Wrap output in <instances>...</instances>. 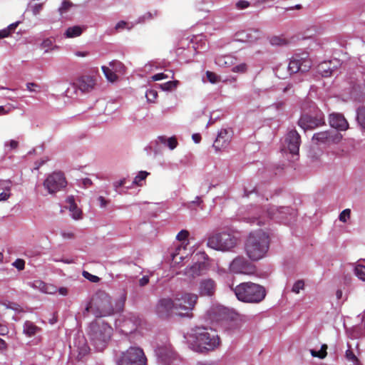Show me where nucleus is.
<instances>
[{"label":"nucleus","instance_id":"obj_1","mask_svg":"<svg viewBox=\"0 0 365 365\" xmlns=\"http://www.w3.org/2000/svg\"><path fill=\"white\" fill-rule=\"evenodd\" d=\"M187 346L193 351L206 354L217 349L220 339L217 331L211 328L197 327L184 335Z\"/></svg>","mask_w":365,"mask_h":365},{"label":"nucleus","instance_id":"obj_2","mask_svg":"<svg viewBox=\"0 0 365 365\" xmlns=\"http://www.w3.org/2000/svg\"><path fill=\"white\" fill-rule=\"evenodd\" d=\"M269 247V238L267 232L262 230L250 232L245 245L247 257L252 261L264 258Z\"/></svg>","mask_w":365,"mask_h":365},{"label":"nucleus","instance_id":"obj_3","mask_svg":"<svg viewBox=\"0 0 365 365\" xmlns=\"http://www.w3.org/2000/svg\"><path fill=\"white\" fill-rule=\"evenodd\" d=\"M238 238L230 230H219L210 234L207 245L211 249L220 252H230L236 247Z\"/></svg>","mask_w":365,"mask_h":365},{"label":"nucleus","instance_id":"obj_4","mask_svg":"<svg viewBox=\"0 0 365 365\" xmlns=\"http://www.w3.org/2000/svg\"><path fill=\"white\" fill-rule=\"evenodd\" d=\"M233 291L238 300L246 303H258L266 295L263 287L252 282H243L236 286Z\"/></svg>","mask_w":365,"mask_h":365},{"label":"nucleus","instance_id":"obj_5","mask_svg":"<svg viewBox=\"0 0 365 365\" xmlns=\"http://www.w3.org/2000/svg\"><path fill=\"white\" fill-rule=\"evenodd\" d=\"M86 310L92 312L96 317L109 316L114 312L110 297L104 292L97 293Z\"/></svg>","mask_w":365,"mask_h":365},{"label":"nucleus","instance_id":"obj_6","mask_svg":"<svg viewBox=\"0 0 365 365\" xmlns=\"http://www.w3.org/2000/svg\"><path fill=\"white\" fill-rule=\"evenodd\" d=\"M113 329L104 322H95L90 325L91 339L98 351H102L111 337Z\"/></svg>","mask_w":365,"mask_h":365},{"label":"nucleus","instance_id":"obj_7","mask_svg":"<svg viewBox=\"0 0 365 365\" xmlns=\"http://www.w3.org/2000/svg\"><path fill=\"white\" fill-rule=\"evenodd\" d=\"M197 295L192 293L184 292L176 294L175 300V314L180 317H190V312L194 309Z\"/></svg>","mask_w":365,"mask_h":365},{"label":"nucleus","instance_id":"obj_8","mask_svg":"<svg viewBox=\"0 0 365 365\" xmlns=\"http://www.w3.org/2000/svg\"><path fill=\"white\" fill-rule=\"evenodd\" d=\"M147 359L142 349L131 346L122 352L117 361L118 365H146Z\"/></svg>","mask_w":365,"mask_h":365},{"label":"nucleus","instance_id":"obj_9","mask_svg":"<svg viewBox=\"0 0 365 365\" xmlns=\"http://www.w3.org/2000/svg\"><path fill=\"white\" fill-rule=\"evenodd\" d=\"M189 236L188 231L182 230L178 232L176 239L182 242L180 245L177 246L173 251L170 252V257L172 260V265H180L182 261L188 256L189 253L184 245L185 241Z\"/></svg>","mask_w":365,"mask_h":365},{"label":"nucleus","instance_id":"obj_10","mask_svg":"<svg viewBox=\"0 0 365 365\" xmlns=\"http://www.w3.org/2000/svg\"><path fill=\"white\" fill-rule=\"evenodd\" d=\"M301 143L300 135L295 130H291L284 136L282 143L281 152L289 153L292 155H297Z\"/></svg>","mask_w":365,"mask_h":365},{"label":"nucleus","instance_id":"obj_11","mask_svg":"<svg viewBox=\"0 0 365 365\" xmlns=\"http://www.w3.org/2000/svg\"><path fill=\"white\" fill-rule=\"evenodd\" d=\"M311 66L312 62L307 53H296L290 59L288 70L290 73L298 71L306 72L309 71Z\"/></svg>","mask_w":365,"mask_h":365},{"label":"nucleus","instance_id":"obj_12","mask_svg":"<svg viewBox=\"0 0 365 365\" xmlns=\"http://www.w3.org/2000/svg\"><path fill=\"white\" fill-rule=\"evenodd\" d=\"M64 175L61 172H53L44 180L43 186L50 194L55 193L66 186Z\"/></svg>","mask_w":365,"mask_h":365},{"label":"nucleus","instance_id":"obj_13","mask_svg":"<svg viewBox=\"0 0 365 365\" xmlns=\"http://www.w3.org/2000/svg\"><path fill=\"white\" fill-rule=\"evenodd\" d=\"M230 272L233 274L251 275L255 274V267L242 257L235 258L229 267Z\"/></svg>","mask_w":365,"mask_h":365},{"label":"nucleus","instance_id":"obj_14","mask_svg":"<svg viewBox=\"0 0 365 365\" xmlns=\"http://www.w3.org/2000/svg\"><path fill=\"white\" fill-rule=\"evenodd\" d=\"M268 218L276 219L279 222L284 223H288L289 222V218L294 217L295 212L293 209L286 207H280L279 209L275 207H270L267 211Z\"/></svg>","mask_w":365,"mask_h":365},{"label":"nucleus","instance_id":"obj_15","mask_svg":"<svg viewBox=\"0 0 365 365\" xmlns=\"http://www.w3.org/2000/svg\"><path fill=\"white\" fill-rule=\"evenodd\" d=\"M117 326L120 329L122 333L128 334L133 332L139 324V319L133 314L123 319H119L116 322Z\"/></svg>","mask_w":365,"mask_h":365},{"label":"nucleus","instance_id":"obj_16","mask_svg":"<svg viewBox=\"0 0 365 365\" xmlns=\"http://www.w3.org/2000/svg\"><path fill=\"white\" fill-rule=\"evenodd\" d=\"M232 138V130L228 129H222L217 134V136L213 143V148L216 151H220L227 148L230 145Z\"/></svg>","mask_w":365,"mask_h":365},{"label":"nucleus","instance_id":"obj_17","mask_svg":"<svg viewBox=\"0 0 365 365\" xmlns=\"http://www.w3.org/2000/svg\"><path fill=\"white\" fill-rule=\"evenodd\" d=\"M175 300L170 298L160 299L156 307L155 311L158 316L163 317L170 314H175Z\"/></svg>","mask_w":365,"mask_h":365},{"label":"nucleus","instance_id":"obj_18","mask_svg":"<svg viewBox=\"0 0 365 365\" xmlns=\"http://www.w3.org/2000/svg\"><path fill=\"white\" fill-rule=\"evenodd\" d=\"M96 84V78L93 76L83 75L78 77L76 81V86L82 93L91 92Z\"/></svg>","mask_w":365,"mask_h":365},{"label":"nucleus","instance_id":"obj_19","mask_svg":"<svg viewBox=\"0 0 365 365\" xmlns=\"http://www.w3.org/2000/svg\"><path fill=\"white\" fill-rule=\"evenodd\" d=\"M180 44L182 48L184 46H187L188 49L192 48L197 52L200 48H205L206 47V41L203 35H197L193 36L192 38H182Z\"/></svg>","mask_w":365,"mask_h":365},{"label":"nucleus","instance_id":"obj_20","mask_svg":"<svg viewBox=\"0 0 365 365\" xmlns=\"http://www.w3.org/2000/svg\"><path fill=\"white\" fill-rule=\"evenodd\" d=\"M323 123L322 114H317L313 117L308 114H304L299 120V125L304 130L312 129Z\"/></svg>","mask_w":365,"mask_h":365},{"label":"nucleus","instance_id":"obj_21","mask_svg":"<svg viewBox=\"0 0 365 365\" xmlns=\"http://www.w3.org/2000/svg\"><path fill=\"white\" fill-rule=\"evenodd\" d=\"M342 138V135L334 131H323L315 133L312 138L314 141L317 143H339Z\"/></svg>","mask_w":365,"mask_h":365},{"label":"nucleus","instance_id":"obj_22","mask_svg":"<svg viewBox=\"0 0 365 365\" xmlns=\"http://www.w3.org/2000/svg\"><path fill=\"white\" fill-rule=\"evenodd\" d=\"M198 289L201 296L211 297L215 294L216 283L212 279H203L200 282Z\"/></svg>","mask_w":365,"mask_h":365},{"label":"nucleus","instance_id":"obj_23","mask_svg":"<svg viewBox=\"0 0 365 365\" xmlns=\"http://www.w3.org/2000/svg\"><path fill=\"white\" fill-rule=\"evenodd\" d=\"M329 124L332 128L339 130H346L349 123L344 115L340 113H332L329 115Z\"/></svg>","mask_w":365,"mask_h":365},{"label":"nucleus","instance_id":"obj_24","mask_svg":"<svg viewBox=\"0 0 365 365\" xmlns=\"http://www.w3.org/2000/svg\"><path fill=\"white\" fill-rule=\"evenodd\" d=\"M66 208L68 210L70 216L72 217V219L75 220L82 219V210L75 202V200L73 196H70L66 199Z\"/></svg>","mask_w":365,"mask_h":365},{"label":"nucleus","instance_id":"obj_25","mask_svg":"<svg viewBox=\"0 0 365 365\" xmlns=\"http://www.w3.org/2000/svg\"><path fill=\"white\" fill-rule=\"evenodd\" d=\"M225 314V308L221 305H213L206 312V319L210 322L220 320Z\"/></svg>","mask_w":365,"mask_h":365},{"label":"nucleus","instance_id":"obj_26","mask_svg":"<svg viewBox=\"0 0 365 365\" xmlns=\"http://www.w3.org/2000/svg\"><path fill=\"white\" fill-rule=\"evenodd\" d=\"M206 265L204 262H196L185 269V275L188 277L195 278L204 273Z\"/></svg>","mask_w":365,"mask_h":365},{"label":"nucleus","instance_id":"obj_27","mask_svg":"<svg viewBox=\"0 0 365 365\" xmlns=\"http://www.w3.org/2000/svg\"><path fill=\"white\" fill-rule=\"evenodd\" d=\"M75 346L77 349L78 358L80 359H82L89 353L90 349L86 342V339L83 336H78V339H76Z\"/></svg>","mask_w":365,"mask_h":365},{"label":"nucleus","instance_id":"obj_28","mask_svg":"<svg viewBox=\"0 0 365 365\" xmlns=\"http://www.w3.org/2000/svg\"><path fill=\"white\" fill-rule=\"evenodd\" d=\"M336 68V63L334 61H329L320 63L318 66V71L324 77H328L331 75L333 71Z\"/></svg>","mask_w":365,"mask_h":365},{"label":"nucleus","instance_id":"obj_29","mask_svg":"<svg viewBox=\"0 0 365 365\" xmlns=\"http://www.w3.org/2000/svg\"><path fill=\"white\" fill-rule=\"evenodd\" d=\"M12 182L11 180H1L0 181V190L2 191L0 192V202L7 200L11 193Z\"/></svg>","mask_w":365,"mask_h":365},{"label":"nucleus","instance_id":"obj_30","mask_svg":"<svg viewBox=\"0 0 365 365\" xmlns=\"http://www.w3.org/2000/svg\"><path fill=\"white\" fill-rule=\"evenodd\" d=\"M156 142L167 146L170 150L177 148L178 143L175 136L167 137L160 135L157 138Z\"/></svg>","mask_w":365,"mask_h":365},{"label":"nucleus","instance_id":"obj_31","mask_svg":"<svg viewBox=\"0 0 365 365\" xmlns=\"http://www.w3.org/2000/svg\"><path fill=\"white\" fill-rule=\"evenodd\" d=\"M41 331V328L37 327L34 322L26 321L23 326V333L27 337L36 336Z\"/></svg>","mask_w":365,"mask_h":365},{"label":"nucleus","instance_id":"obj_32","mask_svg":"<svg viewBox=\"0 0 365 365\" xmlns=\"http://www.w3.org/2000/svg\"><path fill=\"white\" fill-rule=\"evenodd\" d=\"M83 26H73L67 28L64 32V36L67 38H73L80 36L85 30Z\"/></svg>","mask_w":365,"mask_h":365},{"label":"nucleus","instance_id":"obj_33","mask_svg":"<svg viewBox=\"0 0 365 365\" xmlns=\"http://www.w3.org/2000/svg\"><path fill=\"white\" fill-rule=\"evenodd\" d=\"M236 58L231 55L220 56L216 58L215 63L221 67H229L235 63Z\"/></svg>","mask_w":365,"mask_h":365},{"label":"nucleus","instance_id":"obj_34","mask_svg":"<svg viewBox=\"0 0 365 365\" xmlns=\"http://www.w3.org/2000/svg\"><path fill=\"white\" fill-rule=\"evenodd\" d=\"M41 48L44 50V53H48L59 49V46L54 43L53 41L46 38L40 44Z\"/></svg>","mask_w":365,"mask_h":365},{"label":"nucleus","instance_id":"obj_35","mask_svg":"<svg viewBox=\"0 0 365 365\" xmlns=\"http://www.w3.org/2000/svg\"><path fill=\"white\" fill-rule=\"evenodd\" d=\"M102 72L103 73L106 80L108 82L114 83L118 79V74L116 73L112 68L109 66H101Z\"/></svg>","mask_w":365,"mask_h":365},{"label":"nucleus","instance_id":"obj_36","mask_svg":"<svg viewBox=\"0 0 365 365\" xmlns=\"http://www.w3.org/2000/svg\"><path fill=\"white\" fill-rule=\"evenodd\" d=\"M157 16H158L157 11H147V12L144 13L143 14L140 15V16H138V18L135 21V25L139 24H144L146 21H150V20L155 19Z\"/></svg>","mask_w":365,"mask_h":365},{"label":"nucleus","instance_id":"obj_37","mask_svg":"<svg viewBox=\"0 0 365 365\" xmlns=\"http://www.w3.org/2000/svg\"><path fill=\"white\" fill-rule=\"evenodd\" d=\"M150 175V173L144 170L139 171L133 179V185L137 186H143V182Z\"/></svg>","mask_w":365,"mask_h":365},{"label":"nucleus","instance_id":"obj_38","mask_svg":"<svg viewBox=\"0 0 365 365\" xmlns=\"http://www.w3.org/2000/svg\"><path fill=\"white\" fill-rule=\"evenodd\" d=\"M108 66L118 74H123L125 71L124 64L118 60H113L110 61Z\"/></svg>","mask_w":365,"mask_h":365},{"label":"nucleus","instance_id":"obj_39","mask_svg":"<svg viewBox=\"0 0 365 365\" xmlns=\"http://www.w3.org/2000/svg\"><path fill=\"white\" fill-rule=\"evenodd\" d=\"M135 26V23H130L125 21H119L117 22L114 27V30L116 32H120L123 30H131Z\"/></svg>","mask_w":365,"mask_h":365},{"label":"nucleus","instance_id":"obj_40","mask_svg":"<svg viewBox=\"0 0 365 365\" xmlns=\"http://www.w3.org/2000/svg\"><path fill=\"white\" fill-rule=\"evenodd\" d=\"M19 24L20 21H16L9 25L6 28L0 30V38L8 37L11 34V32L16 29Z\"/></svg>","mask_w":365,"mask_h":365},{"label":"nucleus","instance_id":"obj_41","mask_svg":"<svg viewBox=\"0 0 365 365\" xmlns=\"http://www.w3.org/2000/svg\"><path fill=\"white\" fill-rule=\"evenodd\" d=\"M179 85V81L177 80L170 81L164 83L159 84V88L163 91H171L175 90Z\"/></svg>","mask_w":365,"mask_h":365},{"label":"nucleus","instance_id":"obj_42","mask_svg":"<svg viewBox=\"0 0 365 365\" xmlns=\"http://www.w3.org/2000/svg\"><path fill=\"white\" fill-rule=\"evenodd\" d=\"M327 346L326 344H322L320 350L316 351L314 349L310 350V354L313 357H317L319 359H324L327 354Z\"/></svg>","mask_w":365,"mask_h":365},{"label":"nucleus","instance_id":"obj_43","mask_svg":"<svg viewBox=\"0 0 365 365\" xmlns=\"http://www.w3.org/2000/svg\"><path fill=\"white\" fill-rule=\"evenodd\" d=\"M73 6V4L68 0H63L61 6L58 8V11L61 16H63L70 11Z\"/></svg>","mask_w":365,"mask_h":365},{"label":"nucleus","instance_id":"obj_44","mask_svg":"<svg viewBox=\"0 0 365 365\" xmlns=\"http://www.w3.org/2000/svg\"><path fill=\"white\" fill-rule=\"evenodd\" d=\"M356 119L361 127L365 130V107H361L357 110Z\"/></svg>","mask_w":365,"mask_h":365},{"label":"nucleus","instance_id":"obj_45","mask_svg":"<svg viewBox=\"0 0 365 365\" xmlns=\"http://www.w3.org/2000/svg\"><path fill=\"white\" fill-rule=\"evenodd\" d=\"M356 276L361 281H365V265L358 263L354 268Z\"/></svg>","mask_w":365,"mask_h":365},{"label":"nucleus","instance_id":"obj_46","mask_svg":"<svg viewBox=\"0 0 365 365\" xmlns=\"http://www.w3.org/2000/svg\"><path fill=\"white\" fill-rule=\"evenodd\" d=\"M147 102L149 103H155L158 98V92L154 89H149L145 93Z\"/></svg>","mask_w":365,"mask_h":365},{"label":"nucleus","instance_id":"obj_47","mask_svg":"<svg viewBox=\"0 0 365 365\" xmlns=\"http://www.w3.org/2000/svg\"><path fill=\"white\" fill-rule=\"evenodd\" d=\"M305 283L303 279L296 281L292 287V292L294 294H299L301 291L304 289Z\"/></svg>","mask_w":365,"mask_h":365},{"label":"nucleus","instance_id":"obj_48","mask_svg":"<svg viewBox=\"0 0 365 365\" xmlns=\"http://www.w3.org/2000/svg\"><path fill=\"white\" fill-rule=\"evenodd\" d=\"M28 284L36 290H38L43 293V289L45 288V283L41 280H35L34 282H30Z\"/></svg>","mask_w":365,"mask_h":365},{"label":"nucleus","instance_id":"obj_49","mask_svg":"<svg viewBox=\"0 0 365 365\" xmlns=\"http://www.w3.org/2000/svg\"><path fill=\"white\" fill-rule=\"evenodd\" d=\"M19 145V142L16 140H9L4 143V149L6 152L16 149Z\"/></svg>","mask_w":365,"mask_h":365},{"label":"nucleus","instance_id":"obj_50","mask_svg":"<svg viewBox=\"0 0 365 365\" xmlns=\"http://www.w3.org/2000/svg\"><path fill=\"white\" fill-rule=\"evenodd\" d=\"M26 89L31 93H39L41 91V86L35 83H27L26 84Z\"/></svg>","mask_w":365,"mask_h":365},{"label":"nucleus","instance_id":"obj_51","mask_svg":"<svg viewBox=\"0 0 365 365\" xmlns=\"http://www.w3.org/2000/svg\"><path fill=\"white\" fill-rule=\"evenodd\" d=\"M206 76L211 83H217L220 81V77L217 74L209 71L206 72Z\"/></svg>","mask_w":365,"mask_h":365},{"label":"nucleus","instance_id":"obj_52","mask_svg":"<svg viewBox=\"0 0 365 365\" xmlns=\"http://www.w3.org/2000/svg\"><path fill=\"white\" fill-rule=\"evenodd\" d=\"M351 210L349 209L344 210L339 215V219L341 222H346L349 218Z\"/></svg>","mask_w":365,"mask_h":365},{"label":"nucleus","instance_id":"obj_53","mask_svg":"<svg viewBox=\"0 0 365 365\" xmlns=\"http://www.w3.org/2000/svg\"><path fill=\"white\" fill-rule=\"evenodd\" d=\"M57 292V287L51 284L45 283V288L43 289L44 294H53Z\"/></svg>","mask_w":365,"mask_h":365},{"label":"nucleus","instance_id":"obj_54","mask_svg":"<svg viewBox=\"0 0 365 365\" xmlns=\"http://www.w3.org/2000/svg\"><path fill=\"white\" fill-rule=\"evenodd\" d=\"M247 70V65L244 63H241L237 66L232 67V71L235 73H245Z\"/></svg>","mask_w":365,"mask_h":365},{"label":"nucleus","instance_id":"obj_55","mask_svg":"<svg viewBox=\"0 0 365 365\" xmlns=\"http://www.w3.org/2000/svg\"><path fill=\"white\" fill-rule=\"evenodd\" d=\"M83 276L92 282H98L100 279L98 276L90 274L86 271L83 272Z\"/></svg>","mask_w":365,"mask_h":365},{"label":"nucleus","instance_id":"obj_56","mask_svg":"<svg viewBox=\"0 0 365 365\" xmlns=\"http://www.w3.org/2000/svg\"><path fill=\"white\" fill-rule=\"evenodd\" d=\"M12 265L19 271L23 270L25 267V262L22 259H17L12 263Z\"/></svg>","mask_w":365,"mask_h":365},{"label":"nucleus","instance_id":"obj_57","mask_svg":"<svg viewBox=\"0 0 365 365\" xmlns=\"http://www.w3.org/2000/svg\"><path fill=\"white\" fill-rule=\"evenodd\" d=\"M250 4L248 1L246 0H240L238 1L235 6L237 9H245L250 6Z\"/></svg>","mask_w":365,"mask_h":365},{"label":"nucleus","instance_id":"obj_58","mask_svg":"<svg viewBox=\"0 0 365 365\" xmlns=\"http://www.w3.org/2000/svg\"><path fill=\"white\" fill-rule=\"evenodd\" d=\"M270 43L272 45L280 46L286 43V41L279 37L274 36L271 38Z\"/></svg>","mask_w":365,"mask_h":365},{"label":"nucleus","instance_id":"obj_59","mask_svg":"<svg viewBox=\"0 0 365 365\" xmlns=\"http://www.w3.org/2000/svg\"><path fill=\"white\" fill-rule=\"evenodd\" d=\"M32 14L34 16L38 15L42 9V5L40 4H35L30 6Z\"/></svg>","mask_w":365,"mask_h":365},{"label":"nucleus","instance_id":"obj_60","mask_svg":"<svg viewBox=\"0 0 365 365\" xmlns=\"http://www.w3.org/2000/svg\"><path fill=\"white\" fill-rule=\"evenodd\" d=\"M168 78V76L163 73H156L151 76V79L153 81H158L166 79Z\"/></svg>","mask_w":365,"mask_h":365},{"label":"nucleus","instance_id":"obj_61","mask_svg":"<svg viewBox=\"0 0 365 365\" xmlns=\"http://www.w3.org/2000/svg\"><path fill=\"white\" fill-rule=\"evenodd\" d=\"M126 179L122 178L119 180H116L113 182V187L116 191H118V189L122 186H123L125 184Z\"/></svg>","mask_w":365,"mask_h":365},{"label":"nucleus","instance_id":"obj_62","mask_svg":"<svg viewBox=\"0 0 365 365\" xmlns=\"http://www.w3.org/2000/svg\"><path fill=\"white\" fill-rule=\"evenodd\" d=\"M74 55L76 57L84 58V57H87L88 56H89V52L87 51H77L74 52Z\"/></svg>","mask_w":365,"mask_h":365},{"label":"nucleus","instance_id":"obj_63","mask_svg":"<svg viewBox=\"0 0 365 365\" xmlns=\"http://www.w3.org/2000/svg\"><path fill=\"white\" fill-rule=\"evenodd\" d=\"M98 200L100 203V207L104 208L108 205V201L102 196L98 197Z\"/></svg>","mask_w":365,"mask_h":365},{"label":"nucleus","instance_id":"obj_64","mask_svg":"<svg viewBox=\"0 0 365 365\" xmlns=\"http://www.w3.org/2000/svg\"><path fill=\"white\" fill-rule=\"evenodd\" d=\"M346 358L354 361L356 360V357L355 356V355L353 354V352L350 350H347L346 351Z\"/></svg>","mask_w":365,"mask_h":365}]
</instances>
